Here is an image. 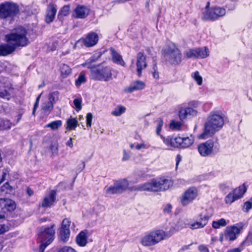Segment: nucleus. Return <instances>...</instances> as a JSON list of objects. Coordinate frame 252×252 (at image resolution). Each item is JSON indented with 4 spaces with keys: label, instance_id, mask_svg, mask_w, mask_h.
Wrapping results in <instances>:
<instances>
[{
    "label": "nucleus",
    "instance_id": "nucleus-1",
    "mask_svg": "<svg viewBox=\"0 0 252 252\" xmlns=\"http://www.w3.org/2000/svg\"><path fill=\"white\" fill-rule=\"evenodd\" d=\"M225 118V115L221 110H214L210 112L204 123L203 132L200 137L206 139L220 130L224 126Z\"/></svg>",
    "mask_w": 252,
    "mask_h": 252
},
{
    "label": "nucleus",
    "instance_id": "nucleus-2",
    "mask_svg": "<svg viewBox=\"0 0 252 252\" xmlns=\"http://www.w3.org/2000/svg\"><path fill=\"white\" fill-rule=\"evenodd\" d=\"M174 181L169 176L153 178L150 182L133 187L134 190L147 191L153 192L165 191L173 188Z\"/></svg>",
    "mask_w": 252,
    "mask_h": 252
},
{
    "label": "nucleus",
    "instance_id": "nucleus-3",
    "mask_svg": "<svg viewBox=\"0 0 252 252\" xmlns=\"http://www.w3.org/2000/svg\"><path fill=\"white\" fill-rule=\"evenodd\" d=\"M56 225L55 223L43 225L37 234V242L39 244L38 251L44 252L45 250L55 240Z\"/></svg>",
    "mask_w": 252,
    "mask_h": 252
},
{
    "label": "nucleus",
    "instance_id": "nucleus-4",
    "mask_svg": "<svg viewBox=\"0 0 252 252\" xmlns=\"http://www.w3.org/2000/svg\"><path fill=\"white\" fill-rule=\"evenodd\" d=\"M27 30L22 26H18L5 35V41L9 43L15 50L28 45Z\"/></svg>",
    "mask_w": 252,
    "mask_h": 252
},
{
    "label": "nucleus",
    "instance_id": "nucleus-5",
    "mask_svg": "<svg viewBox=\"0 0 252 252\" xmlns=\"http://www.w3.org/2000/svg\"><path fill=\"white\" fill-rule=\"evenodd\" d=\"M20 12L18 3L12 1H5L0 3V19L12 22Z\"/></svg>",
    "mask_w": 252,
    "mask_h": 252
},
{
    "label": "nucleus",
    "instance_id": "nucleus-6",
    "mask_svg": "<svg viewBox=\"0 0 252 252\" xmlns=\"http://www.w3.org/2000/svg\"><path fill=\"white\" fill-rule=\"evenodd\" d=\"M91 78L95 81L107 82L112 79V68L108 66H104L101 64L89 67Z\"/></svg>",
    "mask_w": 252,
    "mask_h": 252
},
{
    "label": "nucleus",
    "instance_id": "nucleus-7",
    "mask_svg": "<svg viewBox=\"0 0 252 252\" xmlns=\"http://www.w3.org/2000/svg\"><path fill=\"white\" fill-rule=\"evenodd\" d=\"M162 55L165 62L171 66H178L183 61L182 52L177 47H168L166 49H162Z\"/></svg>",
    "mask_w": 252,
    "mask_h": 252
},
{
    "label": "nucleus",
    "instance_id": "nucleus-8",
    "mask_svg": "<svg viewBox=\"0 0 252 252\" xmlns=\"http://www.w3.org/2000/svg\"><path fill=\"white\" fill-rule=\"evenodd\" d=\"M218 139H209L205 142H201L197 145V151L202 157H211L219 151V146Z\"/></svg>",
    "mask_w": 252,
    "mask_h": 252
},
{
    "label": "nucleus",
    "instance_id": "nucleus-9",
    "mask_svg": "<svg viewBox=\"0 0 252 252\" xmlns=\"http://www.w3.org/2000/svg\"><path fill=\"white\" fill-rule=\"evenodd\" d=\"M166 232L161 229H156L146 233L141 239V244L143 246H154L164 240Z\"/></svg>",
    "mask_w": 252,
    "mask_h": 252
},
{
    "label": "nucleus",
    "instance_id": "nucleus-10",
    "mask_svg": "<svg viewBox=\"0 0 252 252\" xmlns=\"http://www.w3.org/2000/svg\"><path fill=\"white\" fill-rule=\"evenodd\" d=\"M225 14L226 10L224 8L214 6L209 10L203 12L201 19L204 21L214 22L224 16Z\"/></svg>",
    "mask_w": 252,
    "mask_h": 252
},
{
    "label": "nucleus",
    "instance_id": "nucleus-11",
    "mask_svg": "<svg viewBox=\"0 0 252 252\" xmlns=\"http://www.w3.org/2000/svg\"><path fill=\"white\" fill-rule=\"evenodd\" d=\"M99 41V36L97 33L91 32L77 40L74 45L75 48H82L83 46L89 48L96 45Z\"/></svg>",
    "mask_w": 252,
    "mask_h": 252
},
{
    "label": "nucleus",
    "instance_id": "nucleus-12",
    "mask_svg": "<svg viewBox=\"0 0 252 252\" xmlns=\"http://www.w3.org/2000/svg\"><path fill=\"white\" fill-rule=\"evenodd\" d=\"M244 226V224L243 222L227 226L224 231L225 240L228 241L235 240L242 232Z\"/></svg>",
    "mask_w": 252,
    "mask_h": 252
},
{
    "label": "nucleus",
    "instance_id": "nucleus-13",
    "mask_svg": "<svg viewBox=\"0 0 252 252\" xmlns=\"http://www.w3.org/2000/svg\"><path fill=\"white\" fill-rule=\"evenodd\" d=\"M71 221L69 219H64L61 223L58 233V240L63 243H66L70 236Z\"/></svg>",
    "mask_w": 252,
    "mask_h": 252
},
{
    "label": "nucleus",
    "instance_id": "nucleus-14",
    "mask_svg": "<svg viewBox=\"0 0 252 252\" xmlns=\"http://www.w3.org/2000/svg\"><path fill=\"white\" fill-rule=\"evenodd\" d=\"M198 189L195 187H190L185 190L180 197L183 206H186L194 200L198 196Z\"/></svg>",
    "mask_w": 252,
    "mask_h": 252
},
{
    "label": "nucleus",
    "instance_id": "nucleus-15",
    "mask_svg": "<svg viewBox=\"0 0 252 252\" xmlns=\"http://www.w3.org/2000/svg\"><path fill=\"white\" fill-rule=\"evenodd\" d=\"M246 191L247 188L244 185L234 189L225 196L224 199L225 203L232 204L236 200L242 198Z\"/></svg>",
    "mask_w": 252,
    "mask_h": 252
},
{
    "label": "nucleus",
    "instance_id": "nucleus-16",
    "mask_svg": "<svg viewBox=\"0 0 252 252\" xmlns=\"http://www.w3.org/2000/svg\"><path fill=\"white\" fill-rule=\"evenodd\" d=\"M128 183L126 180L123 179L118 181L114 186H110L108 187L105 191L107 194H119L128 188Z\"/></svg>",
    "mask_w": 252,
    "mask_h": 252
},
{
    "label": "nucleus",
    "instance_id": "nucleus-17",
    "mask_svg": "<svg viewBox=\"0 0 252 252\" xmlns=\"http://www.w3.org/2000/svg\"><path fill=\"white\" fill-rule=\"evenodd\" d=\"M15 202L8 198H0V212L8 214L14 211L16 208Z\"/></svg>",
    "mask_w": 252,
    "mask_h": 252
},
{
    "label": "nucleus",
    "instance_id": "nucleus-18",
    "mask_svg": "<svg viewBox=\"0 0 252 252\" xmlns=\"http://www.w3.org/2000/svg\"><path fill=\"white\" fill-rule=\"evenodd\" d=\"M198 220L189 224V227L191 230L203 228L205 227L211 219V215L201 213L198 216Z\"/></svg>",
    "mask_w": 252,
    "mask_h": 252
},
{
    "label": "nucleus",
    "instance_id": "nucleus-19",
    "mask_svg": "<svg viewBox=\"0 0 252 252\" xmlns=\"http://www.w3.org/2000/svg\"><path fill=\"white\" fill-rule=\"evenodd\" d=\"M160 138L162 140L163 142L167 146L180 149L181 137L174 135H168L165 137L160 135Z\"/></svg>",
    "mask_w": 252,
    "mask_h": 252
},
{
    "label": "nucleus",
    "instance_id": "nucleus-20",
    "mask_svg": "<svg viewBox=\"0 0 252 252\" xmlns=\"http://www.w3.org/2000/svg\"><path fill=\"white\" fill-rule=\"evenodd\" d=\"M136 65L138 76L141 77L142 76V70L148 66L147 57L143 52H139L137 54Z\"/></svg>",
    "mask_w": 252,
    "mask_h": 252
},
{
    "label": "nucleus",
    "instance_id": "nucleus-21",
    "mask_svg": "<svg viewBox=\"0 0 252 252\" xmlns=\"http://www.w3.org/2000/svg\"><path fill=\"white\" fill-rule=\"evenodd\" d=\"M90 9L85 5L78 4L72 12V16L76 19H85L90 13Z\"/></svg>",
    "mask_w": 252,
    "mask_h": 252
},
{
    "label": "nucleus",
    "instance_id": "nucleus-22",
    "mask_svg": "<svg viewBox=\"0 0 252 252\" xmlns=\"http://www.w3.org/2000/svg\"><path fill=\"white\" fill-rule=\"evenodd\" d=\"M57 11V6L53 2L47 5L45 17V22L47 24L52 23L55 18Z\"/></svg>",
    "mask_w": 252,
    "mask_h": 252
},
{
    "label": "nucleus",
    "instance_id": "nucleus-23",
    "mask_svg": "<svg viewBox=\"0 0 252 252\" xmlns=\"http://www.w3.org/2000/svg\"><path fill=\"white\" fill-rule=\"evenodd\" d=\"M197 114V111L190 107L181 108L179 111V117L181 121L186 120L188 117H194Z\"/></svg>",
    "mask_w": 252,
    "mask_h": 252
},
{
    "label": "nucleus",
    "instance_id": "nucleus-24",
    "mask_svg": "<svg viewBox=\"0 0 252 252\" xmlns=\"http://www.w3.org/2000/svg\"><path fill=\"white\" fill-rule=\"evenodd\" d=\"M57 192L56 190H51L48 196H45L41 203V207L44 208H50L56 200Z\"/></svg>",
    "mask_w": 252,
    "mask_h": 252
},
{
    "label": "nucleus",
    "instance_id": "nucleus-25",
    "mask_svg": "<svg viewBox=\"0 0 252 252\" xmlns=\"http://www.w3.org/2000/svg\"><path fill=\"white\" fill-rule=\"evenodd\" d=\"M145 83L141 80L133 81L129 87L124 89V92L126 93H132L134 91L142 90L145 87Z\"/></svg>",
    "mask_w": 252,
    "mask_h": 252
},
{
    "label": "nucleus",
    "instance_id": "nucleus-26",
    "mask_svg": "<svg viewBox=\"0 0 252 252\" xmlns=\"http://www.w3.org/2000/svg\"><path fill=\"white\" fill-rule=\"evenodd\" d=\"M88 231L85 230L80 231L76 236L75 241L77 245L81 247H84L88 243Z\"/></svg>",
    "mask_w": 252,
    "mask_h": 252
},
{
    "label": "nucleus",
    "instance_id": "nucleus-27",
    "mask_svg": "<svg viewBox=\"0 0 252 252\" xmlns=\"http://www.w3.org/2000/svg\"><path fill=\"white\" fill-rule=\"evenodd\" d=\"M110 51L112 56V61L114 63L122 66L126 65V63L123 60L122 56L114 48L111 47Z\"/></svg>",
    "mask_w": 252,
    "mask_h": 252
},
{
    "label": "nucleus",
    "instance_id": "nucleus-28",
    "mask_svg": "<svg viewBox=\"0 0 252 252\" xmlns=\"http://www.w3.org/2000/svg\"><path fill=\"white\" fill-rule=\"evenodd\" d=\"M16 50L8 43L0 45V56H6Z\"/></svg>",
    "mask_w": 252,
    "mask_h": 252
},
{
    "label": "nucleus",
    "instance_id": "nucleus-29",
    "mask_svg": "<svg viewBox=\"0 0 252 252\" xmlns=\"http://www.w3.org/2000/svg\"><path fill=\"white\" fill-rule=\"evenodd\" d=\"M194 141V138L192 135L189 137H181L180 149H185L190 147L193 144Z\"/></svg>",
    "mask_w": 252,
    "mask_h": 252
},
{
    "label": "nucleus",
    "instance_id": "nucleus-30",
    "mask_svg": "<svg viewBox=\"0 0 252 252\" xmlns=\"http://www.w3.org/2000/svg\"><path fill=\"white\" fill-rule=\"evenodd\" d=\"M66 129L67 130H75L78 125V122L76 118H72L71 116L68 118L66 122Z\"/></svg>",
    "mask_w": 252,
    "mask_h": 252
},
{
    "label": "nucleus",
    "instance_id": "nucleus-31",
    "mask_svg": "<svg viewBox=\"0 0 252 252\" xmlns=\"http://www.w3.org/2000/svg\"><path fill=\"white\" fill-rule=\"evenodd\" d=\"M69 5H65L63 6L60 9L58 14V19L59 21L63 22L64 19V17L67 16L69 14Z\"/></svg>",
    "mask_w": 252,
    "mask_h": 252
},
{
    "label": "nucleus",
    "instance_id": "nucleus-32",
    "mask_svg": "<svg viewBox=\"0 0 252 252\" xmlns=\"http://www.w3.org/2000/svg\"><path fill=\"white\" fill-rule=\"evenodd\" d=\"M196 49L197 59H205L209 56V51L207 47H198Z\"/></svg>",
    "mask_w": 252,
    "mask_h": 252
},
{
    "label": "nucleus",
    "instance_id": "nucleus-33",
    "mask_svg": "<svg viewBox=\"0 0 252 252\" xmlns=\"http://www.w3.org/2000/svg\"><path fill=\"white\" fill-rule=\"evenodd\" d=\"M71 68L69 65L63 64L60 68L61 76L63 78H67L71 73Z\"/></svg>",
    "mask_w": 252,
    "mask_h": 252
},
{
    "label": "nucleus",
    "instance_id": "nucleus-34",
    "mask_svg": "<svg viewBox=\"0 0 252 252\" xmlns=\"http://www.w3.org/2000/svg\"><path fill=\"white\" fill-rule=\"evenodd\" d=\"M126 107L122 105H119L115 108L114 110L111 112V114L115 117L120 116L126 112Z\"/></svg>",
    "mask_w": 252,
    "mask_h": 252
},
{
    "label": "nucleus",
    "instance_id": "nucleus-35",
    "mask_svg": "<svg viewBox=\"0 0 252 252\" xmlns=\"http://www.w3.org/2000/svg\"><path fill=\"white\" fill-rule=\"evenodd\" d=\"M227 225L225 219L221 218L218 220H214L212 222V227L215 229H219L221 227H224Z\"/></svg>",
    "mask_w": 252,
    "mask_h": 252
},
{
    "label": "nucleus",
    "instance_id": "nucleus-36",
    "mask_svg": "<svg viewBox=\"0 0 252 252\" xmlns=\"http://www.w3.org/2000/svg\"><path fill=\"white\" fill-rule=\"evenodd\" d=\"M62 125V121L60 120L50 122L46 125V127H50L52 130H55L59 129Z\"/></svg>",
    "mask_w": 252,
    "mask_h": 252
},
{
    "label": "nucleus",
    "instance_id": "nucleus-37",
    "mask_svg": "<svg viewBox=\"0 0 252 252\" xmlns=\"http://www.w3.org/2000/svg\"><path fill=\"white\" fill-rule=\"evenodd\" d=\"M184 54L188 59H197L196 48L189 49L185 52Z\"/></svg>",
    "mask_w": 252,
    "mask_h": 252
},
{
    "label": "nucleus",
    "instance_id": "nucleus-38",
    "mask_svg": "<svg viewBox=\"0 0 252 252\" xmlns=\"http://www.w3.org/2000/svg\"><path fill=\"white\" fill-rule=\"evenodd\" d=\"M252 245V231H249L246 238L242 242L241 247L249 246Z\"/></svg>",
    "mask_w": 252,
    "mask_h": 252
},
{
    "label": "nucleus",
    "instance_id": "nucleus-39",
    "mask_svg": "<svg viewBox=\"0 0 252 252\" xmlns=\"http://www.w3.org/2000/svg\"><path fill=\"white\" fill-rule=\"evenodd\" d=\"M11 126V123L9 120L0 119V130L8 129Z\"/></svg>",
    "mask_w": 252,
    "mask_h": 252
},
{
    "label": "nucleus",
    "instance_id": "nucleus-40",
    "mask_svg": "<svg viewBox=\"0 0 252 252\" xmlns=\"http://www.w3.org/2000/svg\"><path fill=\"white\" fill-rule=\"evenodd\" d=\"M170 128L173 130H181L182 129V124L180 122L172 121L170 124Z\"/></svg>",
    "mask_w": 252,
    "mask_h": 252
},
{
    "label": "nucleus",
    "instance_id": "nucleus-41",
    "mask_svg": "<svg viewBox=\"0 0 252 252\" xmlns=\"http://www.w3.org/2000/svg\"><path fill=\"white\" fill-rule=\"evenodd\" d=\"M53 103L51 101L45 103L42 106V109L45 113H50L53 109Z\"/></svg>",
    "mask_w": 252,
    "mask_h": 252
},
{
    "label": "nucleus",
    "instance_id": "nucleus-42",
    "mask_svg": "<svg viewBox=\"0 0 252 252\" xmlns=\"http://www.w3.org/2000/svg\"><path fill=\"white\" fill-rule=\"evenodd\" d=\"M156 122L157 124L156 128V133L158 135L160 136V135H161L160 134V132L162 129V127L163 126V121L161 118H159L156 120Z\"/></svg>",
    "mask_w": 252,
    "mask_h": 252
},
{
    "label": "nucleus",
    "instance_id": "nucleus-43",
    "mask_svg": "<svg viewBox=\"0 0 252 252\" xmlns=\"http://www.w3.org/2000/svg\"><path fill=\"white\" fill-rule=\"evenodd\" d=\"M86 82V78L84 74L81 73L77 79L75 81V85L76 86H79L81 84L85 83Z\"/></svg>",
    "mask_w": 252,
    "mask_h": 252
},
{
    "label": "nucleus",
    "instance_id": "nucleus-44",
    "mask_svg": "<svg viewBox=\"0 0 252 252\" xmlns=\"http://www.w3.org/2000/svg\"><path fill=\"white\" fill-rule=\"evenodd\" d=\"M101 55L102 54L101 53L94 54L88 59V62L90 63V64H92L93 63L96 62L98 60V59L101 57Z\"/></svg>",
    "mask_w": 252,
    "mask_h": 252
},
{
    "label": "nucleus",
    "instance_id": "nucleus-45",
    "mask_svg": "<svg viewBox=\"0 0 252 252\" xmlns=\"http://www.w3.org/2000/svg\"><path fill=\"white\" fill-rule=\"evenodd\" d=\"M58 252H77L76 251L70 246H64L58 250Z\"/></svg>",
    "mask_w": 252,
    "mask_h": 252
},
{
    "label": "nucleus",
    "instance_id": "nucleus-46",
    "mask_svg": "<svg viewBox=\"0 0 252 252\" xmlns=\"http://www.w3.org/2000/svg\"><path fill=\"white\" fill-rule=\"evenodd\" d=\"M49 149L52 151L53 156L57 155L58 153V144L54 143L51 144Z\"/></svg>",
    "mask_w": 252,
    "mask_h": 252
},
{
    "label": "nucleus",
    "instance_id": "nucleus-47",
    "mask_svg": "<svg viewBox=\"0 0 252 252\" xmlns=\"http://www.w3.org/2000/svg\"><path fill=\"white\" fill-rule=\"evenodd\" d=\"M73 104L77 111H80L82 109V100L80 98H75L73 100Z\"/></svg>",
    "mask_w": 252,
    "mask_h": 252
},
{
    "label": "nucleus",
    "instance_id": "nucleus-48",
    "mask_svg": "<svg viewBox=\"0 0 252 252\" xmlns=\"http://www.w3.org/2000/svg\"><path fill=\"white\" fill-rule=\"evenodd\" d=\"M194 79L195 80V81L197 82V84L198 85H201L202 84V77L199 75V73L198 71H196L194 73V76H193Z\"/></svg>",
    "mask_w": 252,
    "mask_h": 252
},
{
    "label": "nucleus",
    "instance_id": "nucleus-49",
    "mask_svg": "<svg viewBox=\"0 0 252 252\" xmlns=\"http://www.w3.org/2000/svg\"><path fill=\"white\" fill-rule=\"evenodd\" d=\"M153 70L152 74L153 77L156 79H158L159 78V75L157 63L153 64Z\"/></svg>",
    "mask_w": 252,
    "mask_h": 252
},
{
    "label": "nucleus",
    "instance_id": "nucleus-50",
    "mask_svg": "<svg viewBox=\"0 0 252 252\" xmlns=\"http://www.w3.org/2000/svg\"><path fill=\"white\" fill-rule=\"evenodd\" d=\"M252 208V202L248 201L244 203L243 210L246 212H248Z\"/></svg>",
    "mask_w": 252,
    "mask_h": 252
},
{
    "label": "nucleus",
    "instance_id": "nucleus-51",
    "mask_svg": "<svg viewBox=\"0 0 252 252\" xmlns=\"http://www.w3.org/2000/svg\"><path fill=\"white\" fill-rule=\"evenodd\" d=\"M1 190L3 191H11L12 189V187L10 185L9 183L7 182L3 184L1 187Z\"/></svg>",
    "mask_w": 252,
    "mask_h": 252
},
{
    "label": "nucleus",
    "instance_id": "nucleus-52",
    "mask_svg": "<svg viewBox=\"0 0 252 252\" xmlns=\"http://www.w3.org/2000/svg\"><path fill=\"white\" fill-rule=\"evenodd\" d=\"M93 120V115L91 113H88L86 116V124L87 126H91L92 122Z\"/></svg>",
    "mask_w": 252,
    "mask_h": 252
},
{
    "label": "nucleus",
    "instance_id": "nucleus-53",
    "mask_svg": "<svg viewBox=\"0 0 252 252\" xmlns=\"http://www.w3.org/2000/svg\"><path fill=\"white\" fill-rule=\"evenodd\" d=\"M198 249L200 252H210L209 249L205 245H200Z\"/></svg>",
    "mask_w": 252,
    "mask_h": 252
},
{
    "label": "nucleus",
    "instance_id": "nucleus-54",
    "mask_svg": "<svg viewBox=\"0 0 252 252\" xmlns=\"http://www.w3.org/2000/svg\"><path fill=\"white\" fill-rule=\"evenodd\" d=\"M172 209V206L171 204H168L163 209V212L164 213H168L169 214L171 212V210Z\"/></svg>",
    "mask_w": 252,
    "mask_h": 252
},
{
    "label": "nucleus",
    "instance_id": "nucleus-55",
    "mask_svg": "<svg viewBox=\"0 0 252 252\" xmlns=\"http://www.w3.org/2000/svg\"><path fill=\"white\" fill-rule=\"evenodd\" d=\"M8 230L7 226L4 224H0V235L4 233Z\"/></svg>",
    "mask_w": 252,
    "mask_h": 252
},
{
    "label": "nucleus",
    "instance_id": "nucleus-56",
    "mask_svg": "<svg viewBox=\"0 0 252 252\" xmlns=\"http://www.w3.org/2000/svg\"><path fill=\"white\" fill-rule=\"evenodd\" d=\"M129 155L128 153H127L126 150H123V157L122 158L123 161H126L129 159Z\"/></svg>",
    "mask_w": 252,
    "mask_h": 252
},
{
    "label": "nucleus",
    "instance_id": "nucleus-57",
    "mask_svg": "<svg viewBox=\"0 0 252 252\" xmlns=\"http://www.w3.org/2000/svg\"><path fill=\"white\" fill-rule=\"evenodd\" d=\"M26 191L29 197H31L34 194L33 190L29 187L27 188Z\"/></svg>",
    "mask_w": 252,
    "mask_h": 252
},
{
    "label": "nucleus",
    "instance_id": "nucleus-58",
    "mask_svg": "<svg viewBox=\"0 0 252 252\" xmlns=\"http://www.w3.org/2000/svg\"><path fill=\"white\" fill-rule=\"evenodd\" d=\"M182 160V156L178 154L176 156V166L177 167L180 163V162Z\"/></svg>",
    "mask_w": 252,
    "mask_h": 252
},
{
    "label": "nucleus",
    "instance_id": "nucleus-59",
    "mask_svg": "<svg viewBox=\"0 0 252 252\" xmlns=\"http://www.w3.org/2000/svg\"><path fill=\"white\" fill-rule=\"evenodd\" d=\"M72 140V138L70 137L69 140L66 143V145L71 148L73 147Z\"/></svg>",
    "mask_w": 252,
    "mask_h": 252
},
{
    "label": "nucleus",
    "instance_id": "nucleus-60",
    "mask_svg": "<svg viewBox=\"0 0 252 252\" xmlns=\"http://www.w3.org/2000/svg\"><path fill=\"white\" fill-rule=\"evenodd\" d=\"M145 146H146L145 144L144 143H141V144H138L136 145L135 146V149L136 150H140V149H141L142 148H145Z\"/></svg>",
    "mask_w": 252,
    "mask_h": 252
},
{
    "label": "nucleus",
    "instance_id": "nucleus-61",
    "mask_svg": "<svg viewBox=\"0 0 252 252\" xmlns=\"http://www.w3.org/2000/svg\"><path fill=\"white\" fill-rule=\"evenodd\" d=\"M82 66L87 67L88 69H89V67L90 66H94V65L90 64V63L88 62V60L86 61V62L82 64Z\"/></svg>",
    "mask_w": 252,
    "mask_h": 252
},
{
    "label": "nucleus",
    "instance_id": "nucleus-62",
    "mask_svg": "<svg viewBox=\"0 0 252 252\" xmlns=\"http://www.w3.org/2000/svg\"><path fill=\"white\" fill-rule=\"evenodd\" d=\"M50 220H51L48 217H43V218H41L39 220V222L42 223V222H46V221H50Z\"/></svg>",
    "mask_w": 252,
    "mask_h": 252
},
{
    "label": "nucleus",
    "instance_id": "nucleus-63",
    "mask_svg": "<svg viewBox=\"0 0 252 252\" xmlns=\"http://www.w3.org/2000/svg\"><path fill=\"white\" fill-rule=\"evenodd\" d=\"M224 239H225V238H224V232L223 233H220V237H219V241L221 243H222V242H223Z\"/></svg>",
    "mask_w": 252,
    "mask_h": 252
},
{
    "label": "nucleus",
    "instance_id": "nucleus-64",
    "mask_svg": "<svg viewBox=\"0 0 252 252\" xmlns=\"http://www.w3.org/2000/svg\"><path fill=\"white\" fill-rule=\"evenodd\" d=\"M241 250L239 248H234L227 251V252H241Z\"/></svg>",
    "mask_w": 252,
    "mask_h": 252
}]
</instances>
